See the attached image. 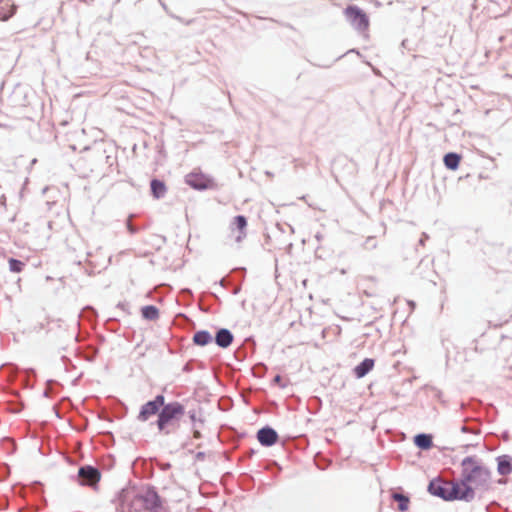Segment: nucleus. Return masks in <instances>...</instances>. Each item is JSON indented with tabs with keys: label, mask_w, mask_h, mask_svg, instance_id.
Listing matches in <instances>:
<instances>
[{
	"label": "nucleus",
	"mask_w": 512,
	"mask_h": 512,
	"mask_svg": "<svg viewBox=\"0 0 512 512\" xmlns=\"http://www.w3.org/2000/svg\"><path fill=\"white\" fill-rule=\"evenodd\" d=\"M344 14L346 16L347 21L357 30V31H365L369 27V18L365 11L358 7L357 5H348Z\"/></svg>",
	"instance_id": "7ed1b4c3"
},
{
	"label": "nucleus",
	"mask_w": 512,
	"mask_h": 512,
	"mask_svg": "<svg viewBox=\"0 0 512 512\" xmlns=\"http://www.w3.org/2000/svg\"><path fill=\"white\" fill-rule=\"evenodd\" d=\"M117 499L124 509L126 506L130 509L136 506H142L147 512H163L164 504L161 496L156 491L155 487L149 486L142 493H135L130 489H121L117 493Z\"/></svg>",
	"instance_id": "f257e3e1"
},
{
	"label": "nucleus",
	"mask_w": 512,
	"mask_h": 512,
	"mask_svg": "<svg viewBox=\"0 0 512 512\" xmlns=\"http://www.w3.org/2000/svg\"><path fill=\"white\" fill-rule=\"evenodd\" d=\"M150 191H151V195L155 199L159 200L165 196L167 187H166V184L164 183V181H162L158 178H153L150 181Z\"/></svg>",
	"instance_id": "6ab92c4d"
},
{
	"label": "nucleus",
	"mask_w": 512,
	"mask_h": 512,
	"mask_svg": "<svg viewBox=\"0 0 512 512\" xmlns=\"http://www.w3.org/2000/svg\"><path fill=\"white\" fill-rule=\"evenodd\" d=\"M19 512H22L21 510Z\"/></svg>",
	"instance_id": "3c124183"
},
{
	"label": "nucleus",
	"mask_w": 512,
	"mask_h": 512,
	"mask_svg": "<svg viewBox=\"0 0 512 512\" xmlns=\"http://www.w3.org/2000/svg\"><path fill=\"white\" fill-rule=\"evenodd\" d=\"M180 297L184 302L190 304L193 300V292L190 288H183L180 291Z\"/></svg>",
	"instance_id": "a878e982"
},
{
	"label": "nucleus",
	"mask_w": 512,
	"mask_h": 512,
	"mask_svg": "<svg viewBox=\"0 0 512 512\" xmlns=\"http://www.w3.org/2000/svg\"><path fill=\"white\" fill-rule=\"evenodd\" d=\"M256 438L263 447H271L278 442L279 435L273 427L265 425L257 431Z\"/></svg>",
	"instance_id": "9b49d317"
},
{
	"label": "nucleus",
	"mask_w": 512,
	"mask_h": 512,
	"mask_svg": "<svg viewBox=\"0 0 512 512\" xmlns=\"http://www.w3.org/2000/svg\"><path fill=\"white\" fill-rule=\"evenodd\" d=\"M461 161V155L456 152H448L443 157V163L448 170L455 171L458 169Z\"/></svg>",
	"instance_id": "412c9836"
},
{
	"label": "nucleus",
	"mask_w": 512,
	"mask_h": 512,
	"mask_svg": "<svg viewBox=\"0 0 512 512\" xmlns=\"http://www.w3.org/2000/svg\"><path fill=\"white\" fill-rule=\"evenodd\" d=\"M408 305H409V307H410L412 310H413V309H415V307H416V303H415L414 301H412V300H409V301H408Z\"/></svg>",
	"instance_id": "58836bf2"
},
{
	"label": "nucleus",
	"mask_w": 512,
	"mask_h": 512,
	"mask_svg": "<svg viewBox=\"0 0 512 512\" xmlns=\"http://www.w3.org/2000/svg\"><path fill=\"white\" fill-rule=\"evenodd\" d=\"M115 322L116 320L114 318H109L105 323L106 328L113 332L116 331V328L114 327Z\"/></svg>",
	"instance_id": "7c9ffc66"
},
{
	"label": "nucleus",
	"mask_w": 512,
	"mask_h": 512,
	"mask_svg": "<svg viewBox=\"0 0 512 512\" xmlns=\"http://www.w3.org/2000/svg\"><path fill=\"white\" fill-rule=\"evenodd\" d=\"M88 349H89V353L85 359L89 362H93L99 353V349L94 346H89Z\"/></svg>",
	"instance_id": "cd10ccee"
},
{
	"label": "nucleus",
	"mask_w": 512,
	"mask_h": 512,
	"mask_svg": "<svg viewBox=\"0 0 512 512\" xmlns=\"http://www.w3.org/2000/svg\"><path fill=\"white\" fill-rule=\"evenodd\" d=\"M239 291H240V288H236V289H234L233 294L236 295L239 293Z\"/></svg>",
	"instance_id": "c03bdc74"
},
{
	"label": "nucleus",
	"mask_w": 512,
	"mask_h": 512,
	"mask_svg": "<svg viewBox=\"0 0 512 512\" xmlns=\"http://www.w3.org/2000/svg\"><path fill=\"white\" fill-rule=\"evenodd\" d=\"M248 220L244 215H236L233 217L229 225L231 236L234 237L237 243H241L247 236Z\"/></svg>",
	"instance_id": "6e6552de"
},
{
	"label": "nucleus",
	"mask_w": 512,
	"mask_h": 512,
	"mask_svg": "<svg viewBox=\"0 0 512 512\" xmlns=\"http://www.w3.org/2000/svg\"><path fill=\"white\" fill-rule=\"evenodd\" d=\"M273 383L279 385L280 387H284V384L282 383V377L279 374L274 376Z\"/></svg>",
	"instance_id": "2f4dec72"
},
{
	"label": "nucleus",
	"mask_w": 512,
	"mask_h": 512,
	"mask_svg": "<svg viewBox=\"0 0 512 512\" xmlns=\"http://www.w3.org/2000/svg\"><path fill=\"white\" fill-rule=\"evenodd\" d=\"M469 472L472 475V479L476 486H487L490 478L491 471L486 466L479 464L475 458V464L469 465Z\"/></svg>",
	"instance_id": "1a4fd4ad"
},
{
	"label": "nucleus",
	"mask_w": 512,
	"mask_h": 512,
	"mask_svg": "<svg viewBox=\"0 0 512 512\" xmlns=\"http://www.w3.org/2000/svg\"><path fill=\"white\" fill-rule=\"evenodd\" d=\"M462 433H471V434H479L480 429L478 425H468L464 424L460 428Z\"/></svg>",
	"instance_id": "bb28decb"
},
{
	"label": "nucleus",
	"mask_w": 512,
	"mask_h": 512,
	"mask_svg": "<svg viewBox=\"0 0 512 512\" xmlns=\"http://www.w3.org/2000/svg\"><path fill=\"white\" fill-rule=\"evenodd\" d=\"M213 341V336L207 330H198L193 335V343L197 346H206Z\"/></svg>",
	"instance_id": "4be33fe9"
},
{
	"label": "nucleus",
	"mask_w": 512,
	"mask_h": 512,
	"mask_svg": "<svg viewBox=\"0 0 512 512\" xmlns=\"http://www.w3.org/2000/svg\"><path fill=\"white\" fill-rule=\"evenodd\" d=\"M74 340H75V342H79V341H80L79 336H78V335H75V336H74Z\"/></svg>",
	"instance_id": "a18cd8bd"
},
{
	"label": "nucleus",
	"mask_w": 512,
	"mask_h": 512,
	"mask_svg": "<svg viewBox=\"0 0 512 512\" xmlns=\"http://www.w3.org/2000/svg\"><path fill=\"white\" fill-rule=\"evenodd\" d=\"M391 498L393 501L397 502L398 510L400 512H405L408 510L409 504H410V497L408 494L400 493V492H393L391 494Z\"/></svg>",
	"instance_id": "5701e85b"
},
{
	"label": "nucleus",
	"mask_w": 512,
	"mask_h": 512,
	"mask_svg": "<svg viewBox=\"0 0 512 512\" xmlns=\"http://www.w3.org/2000/svg\"><path fill=\"white\" fill-rule=\"evenodd\" d=\"M205 456H206V455H205V452H201V451H200V452H197V454H196L195 458H196V460H204V459H205Z\"/></svg>",
	"instance_id": "c9c22d12"
},
{
	"label": "nucleus",
	"mask_w": 512,
	"mask_h": 512,
	"mask_svg": "<svg viewBox=\"0 0 512 512\" xmlns=\"http://www.w3.org/2000/svg\"><path fill=\"white\" fill-rule=\"evenodd\" d=\"M414 445L420 450H429L433 447V437L431 434L418 433L413 438Z\"/></svg>",
	"instance_id": "a211bd4d"
},
{
	"label": "nucleus",
	"mask_w": 512,
	"mask_h": 512,
	"mask_svg": "<svg viewBox=\"0 0 512 512\" xmlns=\"http://www.w3.org/2000/svg\"><path fill=\"white\" fill-rule=\"evenodd\" d=\"M142 318L149 321H154L159 318V309L155 305H145L141 308Z\"/></svg>",
	"instance_id": "b1692460"
},
{
	"label": "nucleus",
	"mask_w": 512,
	"mask_h": 512,
	"mask_svg": "<svg viewBox=\"0 0 512 512\" xmlns=\"http://www.w3.org/2000/svg\"><path fill=\"white\" fill-rule=\"evenodd\" d=\"M255 347L256 343L253 337H247L245 338L243 345L235 351V357L242 361L247 357L248 352L253 353L255 351Z\"/></svg>",
	"instance_id": "f3484780"
},
{
	"label": "nucleus",
	"mask_w": 512,
	"mask_h": 512,
	"mask_svg": "<svg viewBox=\"0 0 512 512\" xmlns=\"http://www.w3.org/2000/svg\"><path fill=\"white\" fill-rule=\"evenodd\" d=\"M505 477H506V476H502V478L498 479V480H497V484H499V485H506V484H507V482H508V479H507V478H505Z\"/></svg>",
	"instance_id": "e433bc0d"
},
{
	"label": "nucleus",
	"mask_w": 512,
	"mask_h": 512,
	"mask_svg": "<svg viewBox=\"0 0 512 512\" xmlns=\"http://www.w3.org/2000/svg\"><path fill=\"white\" fill-rule=\"evenodd\" d=\"M367 245H369L371 248H375L376 247V243L374 242V238L373 237H369L367 239Z\"/></svg>",
	"instance_id": "f704fd0d"
},
{
	"label": "nucleus",
	"mask_w": 512,
	"mask_h": 512,
	"mask_svg": "<svg viewBox=\"0 0 512 512\" xmlns=\"http://www.w3.org/2000/svg\"><path fill=\"white\" fill-rule=\"evenodd\" d=\"M210 295L214 298L215 302L221 303V299L219 298V296L217 294L211 292Z\"/></svg>",
	"instance_id": "4c0bfd02"
},
{
	"label": "nucleus",
	"mask_w": 512,
	"mask_h": 512,
	"mask_svg": "<svg viewBox=\"0 0 512 512\" xmlns=\"http://www.w3.org/2000/svg\"><path fill=\"white\" fill-rule=\"evenodd\" d=\"M470 464H475V456H467L461 461L462 471L457 481L464 487H472L471 483H474L472 475L469 472Z\"/></svg>",
	"instance_id": "ddd939ff"
},
{
	"label": "nucleus",
	"mask_w": 512,
	"mask_h": 512,
	"mask_svg": "<svg viewBox=\"0 0 512 512\" xmlns=\"http://www.w3.org/2000/svg\"><path fill=\"white\" fill-rule=\"evenodd\" d=\"M17 7L10 0H0V21H7L16 13Z\"/></svg>",
	"instance_id": "aec40b11"
},
{
	"label": "nucleus",
	"mask_w": 512,
	"mask_h": 512,
	"mask_svg": "<svg viewBox=\"0 0 512 512\" xmlns=\"http://www.w3.org/2000/svg\"><path fill=\"white\" fill-rule=\"evenodd\" d=\"M164 401V395L157 394L152 400L147 401L141 406L137 419L141 422H145L154 415L159 417Z\"/></svg>",
	"instance_id": "39448f33"
},
{
	"label": "nucleus",
	"mask_w": 512,
	"mask_h": 512,
	"mask_svg": "<svg viewBox=\"0 0 512 512\" xmlns=\"http://www.w3.org/2000/svg\"><path fill=\"white\" fill-rule=\"evenodd\" d=\"M124 307H125V304H124V303H122V302H119V303L117 304V308L124 309Z\"/></svg>",
	"instance_id": "79ce46f5"
},
{
	"label": "nucleus",
	"mask_w": 512,
	"mask_h": 512,
	"mask_svg": "<svg viewBox=\"0 0 512 512\" xmlns=\"http://www.w3.org/2000/svg\"><path fill=\"white\" fill-rule=\"evenodd\" d=\"M349 52H356V53H358V52L356 51V49H351Z\"/></svg>",
	"instance_id": "8fccbe9b"
},
{
	"label": "nucleus",
	"mask_w": 512,
	"mask_h": 512,
	"mask_svg": "<svg viewBox=\"0 0 512 512\" xmlns=\"http://www.w3.org/2000/svg\"><path fill=\"white\" fill-rule=\"evenodd\" d=\"M430 264H432L431 260H424L423 259V260L420 261L418 269H420L423 265H426L427 267H429Z\"/></svg>",
	"instance_id": "72a5a7b5"
},
{
	"label": "nucleus",
	"mask_w": 512,
	"mask_h": 512,
	"mask_svg": "<svg viewBox=\"0 0 512 512\" xmlns=\"http://www.w3.org/2000/svg\"><path fill=\"white\" fill-rule=\"evenodd\" d=\"M406 41H407V40H403V41H402V46H406Z\"/></svg>",
	"instance_id": "de8ad7c7"
},
{
	"label": "nucleus",
	"mask_w": 512,
	"mask_h": 512,
	"mask_svg": "<svg viewBox=\"0 0 512 512\" xmlns=\"http://www.w3.org/2000/svg\"><path fill=\"white\" fill-rule=\"evenodd\" d=\"M475 498L473 487H464L457 480L449 482V500L471 502Z\"/></svg>",
	"instance_id": "423d86ee"
},
{
	"label": "nucleus",
	"mask_w": 512,
	"mask_h": 512,
	"mask_svg": "<svg viewBox=\"0 0 512 512\" xmlns=\"http://www.w3.org/2000/svg\"><path fill=\"white\" fill-rule=\"evenodd\" d=\"M252 454H254V450H253V449H251V450L249 451V455H252Z\"/></svg>",
	"instance_id": "09e8293b"
},
{
	"label": "nucleus",
	"mask_w": 512,
	"mask_h": 512,
	"mask_svg": "<svg viewBox=\"0 0 512 512\" xmlns=\"http://www.w3.org/2000/svg\"><path fill=\"white\" fill-rule=\"evenodd\" d=\"M292 246H293V244L291 242H289V243H278L276 245V247H278V248H287V249H291Z\"/></svg>",
	"instance_id": "473e14b6"
},
{
	"label": "nucleus",
	"mask_w": 512,
	"mask_h": 512,
	"mask_svg": "<svg viewBox=\"0 0 512 512\" xmlns=\"http://www.w3.org/2000/svg\"><path fill=\"white\" fill-rule=\"evenodd\" d=\"M375 360L373 358H365L353 369V374L357 379L365 377L374 367Z\"/></svg>",
	"instance_id": "dca6fc26"
},
{
	"label": "nucleus",
	"mask_w": 512,
	"mask_h": 512,
	"mask_svg": "<svg viewBox=\"0 0 512 512\" xmlns=\"http://www.w3.org/2000/svg\"><path fill=\"white\" fill-rule=\"evenodd\" d=\"M77 478L82 486H94L100 481L101 472L97 467L87 464L78 469Z\"/></svg>",
	"instance_id": "0eeeda50"
},
{
	"label": "nucleus",
	"mask_w": 512,
	"mask_h": 512,
	"mask_svg": "<svg viewBox=\"0 0 512 512\" xmlns=\"http://www.w3.org/2000/svg\"><path fill=\"white\" fill-rule=\"evenodd\" d=\"M427 491L435 497L441 498L444 501L449 500V482H444L439 477L433 478L427 487Z\"/></svg>",
	"instance_id": "9d476101"
},
{
	"label": "nucleus",
	"mask_w": 512,
	"mask_h": 512,
	"mask_svg": "<svg viewBox=\"0 0 512 512\" xmlns=\"http://www.w3.org/2000/svg\"><path fill=\"white\" fill-rule=\"evenodd\" d=\"M213 339L218 347L226 349L233 343L234 335L227 328H219Z\"/></svg>",
	"instance_id": "4468645a"
},
{
	"label": "nucleus",
	"mask_w": 512,
	"mask_h": 512,
	"mask_svg": "<svg viewBox=\"0 0 512 512\" xmlns=\"http://www.w3.org/2000/svg\"><path fill=\"white\" fill-rule=\"evenodd\" d=\"M131 217H132V215H131V216H129V218H128L127 222H126V227H127V230L129 231V233H130V234H136V233L140 230V228H139V227L134 226V225L130 222V218H131Z\"/></svg>",
	"instance_id": "c756f323"
},
{
	"label": "nucleus",
	"mask_w": 512,
	"mask_h": 512,
	"mask_svg": "<svg viewBox=\"0 0 512 512\" xmlns=\"http://www.w3.org/2000/svg\"><path fill=\"white\" fill-rule=\"evenodd\" d=\"M62 360H63L64 362H66V361H70L66 356H62Z\"/></svg>",
	"instance_id": "49530a36"
},
{
	"label": "nucleus",
	"mask_w": 512,
	"mask_h": 512,
	"mask_svg": "<svg viewBox=\"0 0 512 512\" xmlns=\"http://www.w3.org/2000/svg\"><path fill=\"white\" fill-rule=\"evenodd\" d=\"M83 314H86L87 315V318H89L90 320L92 318H95L97 316V312L96 310L91 307V306H86L83 311H82Z\"/></svg>",
	"instance_id": "c85d7f7f"
},
{
	"label": "nucleus",
	"mask_w": 512,
	"mask_h": 512,
	"mask_svg": "<svg viewBox=\"0 0 512 512\" xmlns=\"http://www.w3.org/2000/svg\"><path fill=\"white\" fill-rule=\"evenodd\" d=\"M216 284H218V285H220V286L224 287V280H223V279H221V280H220L219 282H217Z\"/></svg>",
	"instance_id": "37998d69"
},
{
	"label": "nucleus",
	"mask_w": 512,
	"mask_h": 512,
	"mask_svg": "<svg viewBox=\"0 0 512 512\" xmlns=\"http://www.w3.org/2000/svg\"><path fill=\"white\" fill-rule=\"evenodd\" d=\"M427 237L428 236L425 233H423L422 238L419 240V244L420 245H424V239L427 238Z\"/></svg>",
	"instance_id": "a19ab883"
},
{
	"label": "nucleus",
	"mask_w": 512,
	"mask_h": 512,
	"mask_svg": "<svg viewBox=\"0 0 512 512\" xmlns=\"http://www.w3.org/2000/svg\"><path fill=\"white\" fill-rule=\"evenodd\" d=\"M186 414L191 422V431L193 434V438H195V439L202 438V433L198 426L199 424L200 425L204 424V419L202 417V409L201 408L190 409V410L186 411Z\"/></svg>",
	"instance_id": "f8f14e48"
},
{
	"label": "nucleus",
	"mask_w": 512,
	"mask_h": 512,
	"mask_svg": "<svg viewBox=\"0 0 512 512\" xmlns=\"http://www.w3.org/2000/svg\"><path fill=\"white\" fill-rule=\"evenodd\" d=\"M185 183L192 189L203 191L215 187V182L212 177L204 174L200 170H193L185 176Z\"/></svg>",
	"instance_id": "20e7f679"
},
{
	"label": "nucleus",
	"mask_w": 512,
	"mask_h": 512,
	"mask_svg": "<svg viewBox=\"0 0 512 512\" xmlns=\"http://www.w3.org/2000/svg\"><path fill=\"white\" fill-rule=\"evenodd\" d=\"M8 263L9 270L13 273H20L25 266V263L23 261L12 257L9 258Z\"/></svg>",
	"instance_id": "393cba45"
},
{
	"label": "nucleus",
	"mask_w": 512,
	"mask_h": 512,
	"mask_svg": "<svg viewBox=\"0 0 512 512\" xmlns=\"http://www.w3.org/2000/svg\"><path fill=\"white\" fill-rule=\"evenodd\" d=\"M5 201H6L5 196L3 194H0V205L4 206L5 205Z\"/></svg>",
	"instance_id": "ea45409f"
},
{
	"label": "nucleus",
	"mask_w": 512,
	"mask_h": 512,
	"mask_svg": "<svg viewBox=\"0 0 512 512\" xmlns=\"http://www.w3.org/2000/svg\"><path fill=\"white\" fill-rule=\"evenodd\" d=\"M497 473L500 476H508L512 473V456L502 454L496 457Z\"/></svg>",
	"instance_id": "2eb2a0df"
},
{
	"label": "nucleus",
	"mask_w": 512,
	"mask_h": 512,
	"mask_svg": "<svg viewBox=\"0 0 512 512\" xmlns=\"http://www.w3.org/2000/svg\"><path fill=\"white\" fill-rule=\"evenodd\" d=\"M185 414L186 408L181 402H164L159 417H157L155 422L158 431L164 435H168L170 433L168 427L179 422Z\"/></svg>",
	"instance_id": "f03ea898"
}]
</instances>
